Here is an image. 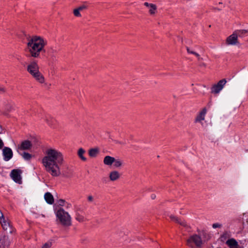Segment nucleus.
I'll return each instance as SVG.
<instances>
[{"label":"nucleus","instance_id":"33","mask_svg":"<svg viewBox=\"0 0 248 248\" xmlns=\"http://www.w3.org/2000/svg\"><path fill=\"white\" fill-rule=\"evenodd\" d=\"M64 206L66 207V209H68L71 207L72 204L70 203L66 202L65 205Z\"/></svg>","mask_w":248,"mask_h":248},{"label":"nucleus","instance_id":"27","mask_svg":"<svg viewBox=\"0 0 248 248\" xmlns=\"http://www.w3.org/2000/svg\"><path fill=\"white\" fill-rule=\"evenodd\" d=\"M80 11L77 8L73 10V14L74 16L76 17H81V15L80 14Z\"/></svg>","mask_w":248,"mask_h":248},{"label":"nucleus","instance_id":"21","mask_svg":"<svg viewBox=\"0 0 248 248\" xmlns=\"http://www.w3.org/2000/svg\"><path fill=\"white\" fill-rule=\"evenodd\" d=\"M74 211L75 214L77 213H82L84 212L82 207L80 205H74Z\"/></svg>","mask_w":248,"mask_h":248},{"label":"nucleus","instance_id":"23","mask_svg":"<svg viewBox=\"0 0 248 248\" xmlns=\"http://www.w3.org/2000/svg\"><path fill=\"white\" fill-rule=\"evenodd\" d=\"M98 153V150L97 149L93 148L89 150V155L91 157H95L96 156Z\"/></svg>","mask_w":248,"mask_h":248},{"label":"nucleus","instance_id":"19","mask_svg":"<svg viewBox=\"0 0 248 248\" xmlns=\"http://www.w3.org/2000/svg\"><path fill=\"white\" fill-rule=\"evenodd\" d=\"M0 223L4 230H7L10 226L9 223L6 221L4 218L3 219H0Z\"/></svg>","mask_w":248,"mask_h":248},{"label":"nucleus","instance_id":"12","mask_svg":"<svg viewBox=\"0 0 248 248\" xmlns=\"http://www.w3.org/2000/svg\"><path fill=\"white\" fill-rule=\"evenodd\" d=\"M44 198L48 204H52L54 203V197L50 192H46L44 195Z\"/></svg>","mask_w":248,"mask_h":248},{"label":"nucleus","instance_id":"28","mask_svg":"<svg viewBox=\"0 0 248 248\" xmlns=\"http://www.w3.org/2000/svg\"><path fill=\"white\" fill-rule=\"evenodd\" d=\"M66 201L63 199H60L58 201V204L59 206L61 207L64 206L65 205Z\"/></svg>","mask_w":248,"mask_h":248},{"label":"nucleus","instance_id":"4","mask_svg":"<svg viewBox=\"0 0 248 248\" xmlns=\"http://www.w3.org/2000/svg\"><path fill=\"white\" fill-rule=\"evenodd\" d=\"M56 216L60 223L63 226L69 227L72 225V217L62 207L56 212Z\"/></svg>","mask_w":248,"mask_h":248},{"label":"nucleus","instance_id":"5","mask_svg":"<svg viewBox=\"0 0 248 248\" xmlns=\"http://www.w3.org/2000/svg\"><path fill=\"white\" fill-rule=\"evenodd\" d=\"M202 244V238L197 234L190 236L186 240V245L191 248H200Z\"/></svg>","mask_w":248,"mask_h":248},{"label":"nucleus","instance_id":"18","mask_svg":"<svg viewBox=\"0 0 248 248\" xmlns=\"http://www.w3.org/2000/svg\"><path fill=\"white\" fill-rule=\"evenodd\" d=\"M85 153V151L82 148H79L78 151V157L83 161H86L87 160L86 158L84 156Z\"/></svg>","mask_w":248,"mask_h":248},{"label":"nucleus","instance_id":"16","mask_svg":"<svg viewBox=\"0 0 248 248\" xmlns=\"http://www.w3.org/2000/svg\"><path fill=\"white\" fill-rule=\"evenodd\" d=\"M238 37H244L248 35V30H238L235 31Z\"/></svg>","mask_w":248,"mask_h":248},{"label":"nucleus","instance_id":"10","mask_svg":"<svg viewBox=\"0 0 248 248\" xmlns=\"http://www.w3.org/2000/svg\"><path fill=\"white\" fill-rule=\"evenodd\" d=\"M32 144L31 142L28 140H25L22 141L19 147V149L21 150H29L31 148Z\"/></svg>","mask_w":248,"mask_h":248},{"label":"nucleus","instance_id":"42","mask_svg":"<svg viewBox=\"0 0 248 248\" xmlns=\"http://www.w3.org/2000/svg\"><path fill=\"white\" fill-rule=\"evenodd\" d=\"M0 90L1 91H3V92L4 91V89L3 88H0Z\"/></svg>","mask_w":248,"mask_h":248},{"label":"nucleus","instance_id":"15","mask_svg":"<svg viewBox=\"0 0 248 248\" xmlns=\"http://www.w3.org/2000/svg\"><path fill=\"white\" fill-rule=\"evenodd\" d=\"M115 161V158L109 155L106 156L103 160V163L105 165L108 166L111 165Z\"/></svg>","mask_w":248,"mask_h":248},{"label":"nucleus","instance_id":"17","mask_svg":"<svg viewBox=\"0 0 248 248\" xmlns=\"http://www.w3.org/2000/svg\"><path fill=\"white\" fill-rule=\"evenodd\" d=\"M75 219L80 223H82L87 220L82 213H79L75 214Z\"/></svg>","mask_w":248,"mask_h":248},{"label":"nucleus","instance_id":"11","mask_svg":"<svg viewBox=\"0 0 248 248\" xmlns=\"http://www.w3.org/2000/svg\"><path fill=\"white\" fill-rule=\"evenodd\" d=\"M226 244L230 248H239V245L237 242L233 238L228 239Z\"/></svg>","mask_w":248,"mask_h":248},{"label":"nucleus","instance_id":"22","mask_svg":"<svg viewBox=\"0 0 248 248\" xmlns=\"http://www.w3.org/2000/svg\"><path fill=\"white\" fill-rule=\"evenodd\" d=\"M123 165V161L121 159L119 158H115V161L113 162V165L116 168L120 167Z\"/></svg>","mask_w":248,"mask_h":248},{"label":"nucleus","instance_id":"32","mask_svg":"<svg viewBox=\"0 0 248 248\" xmlns=\"http://www.w3.org/2000/svg\"><path fill=\"white\" fill-rule=\"evenodd\" d=\"M190 54H192L196 56L199 59H200V55L196 52L191 50Z\"/></svg>","mask_w":248,"mask_h":248},{"label":"nucleus","instance_id":"37","mask_svg":"<svg viewBox=\"0 0 248 248\" xmlns=\"http://www.w3.org/2000/svg\"><path fill=\"white\" fill-rule=\"evenodd\" d=\"M4 218L3 215L1 211L0 210V219H3Z\"/></svg>","mask_w":248,"mask_h":248},{"label":"nucleus","instance_id":"26","mask_svg":"<svg viewBox=\"0 0 248 248\" xmlns=\"http://www.w3.org/2000/svg\"><path fill=\"white\" fill-rule=\"evenodd\" d=\"M6 237L3 236L0 239V248H4V244Z\"/></svg>","mask_w":248,"mask_h":248},{"label":"nucleus","instance_id":"8","mask_svg":"<svg viewBox=\"0 0 248 248\" xmlns=\"http://www.w3.org/2000/svg\"><path fill=\"white\" fill-rule=\"evenodd\" d=\"M2 154L3 159L5 161H8L13 157V151L12 149L9 147H5L2 150Z\"/></svg>","mask_w":248,"mask_h":248},{"label":"nucleus","instance_id":"13","mask_svg":"<svg viewBox=\"0 0 248 248\" xmlns=\"http://www.w3.org/2000/svg\"><path fill=\"white\" fill-rule=\"evenodd\" d=\"M120 177V174L117 171H112L109 173V178L111 181L118 180Z\"/></svg>","mask_w":248,"mask_h":248},{"label":"nucleus","instance_id":"3","mask_svg":"<svg viewBox=\"0 0 248 248\" xmlns=\"http://www.w3.org/2000/svg\"><path fill=\"white\" fill-rule=\"evenodd\" d=\"M27 71L38 82L43 83L45 82V78L39 71V66L37 61L33 60L31 62L27 67Z\"/></svg>","mask_w":248,"mask_h":248},{"label":"nucleus","instance_id":"35","mask_svg":"<svg viewBox=\"0 0 248 248\" xmlns=\"http://www.w3.org/2000/svg\"><path fill=\"white\" fill-rule=\"evenodd\" d=\"M151 4H152V3H149L147 2H144V5L145 6H146V7H148V8H150V6H151Z\"/></svg>","mask_w":248,"mask_h":248},{"label":"nucleus","instance_id":"25","mask_svg":"<svg viewBox=\"0 0 248 248\" xmlns=\"http://www.w3.org/2000/svg\"><path fill=\"white\" fill-rule=\"evenodd\" d=\"M23 158L26 160H29L31 158V155L28 153L24 152L22 155Z\"/></svg>","mask_w":248,"mask_h":248},{"label":"nucleus","instance_id":"2","mask_svg":"<svg viewBox=\"0 0 248 248\" xmlns=\"http://www.w3.org/2000/svg\"><path fill=\"white\" fill-rule=\"evenodd\" d=\"M47 44L46 39L39 36H32L28 40L27 49L31 57L38 58L40 53L44 51V47Z\"/></svg>","mask_w":248,"mask_h":248},{"label":"nucleus","instance_id":"29","mask_svg":"<svg viewBox=\"0 0 248 248\" xmlns=\"http://www.w3.org/2000/svg\"><path fill=\"white\" fill-rule=\"evenodd\" d=\"M52 246V242L48 241L46 243L42 246V248H51Z\"/></svg>","mask_w":248,"mask_h":248},{"label":"nucleus","instance_id":"9","mask_svg":"<svg viewBox=\"0 0 248 248\" xmlns=\"http://www.w3.org/2000/svg\"><path fill=\"white\" fill-rule=\"evenodd\" d=\"M238 36L235 31L230 35L226 39V43L229 45H235L238 42Z\"/></svg>","mask_w":248,"mask_h":248},{"label":"nucleus","instance_id":"20","mask_svg":"<svg viewBox=\"0 0 248 248\" xmlns=\"http://www.w3.org/2000/svg\"><path fill=\"white\" fill-rule=\"evenodd\" d=\"M170 218L171 219V220L172 221L176 222L180 224V225H181L182 226H185L186 225V222L185 221L181 220V219L176 217L174 216H170Z\"/></svg>","mask_w":248,"mask_h":248},{"label":"nucleus","instance_id":"6","mask_svg":"<svg viewBox=\"0 0 248 248\" xmlns=\"http://www.w3.org/2000/svg\"><path fill=\"white\" fill-rule=\"evenodd\" d=\"M226 82L227 81L225 79L219 80L217 84H216L212 86L211 88V93L214 94L218 93L223 88V87Z\"/></svg>","mask_w":248,"mask_h":248},{"label":"nucleus","instance_id":"24","mask_svg":"<svg viewBox=\"0 0 248 248\" xmlns=\"http://www.w3.org/2000/svg\"><path fill=\"white\" fill-rule=\"evenodd\" d=\"M149 8V12L151 15H154L156 13L157 7L155 4H151V6Z\"/></svg>","mask_w":248,"mask_h":248},{"label":"nucleus","instance_id":"7","mask_svg":"<svg viewBox=\"0 0 248 248\" xmlns=\"http://www.w3.org/2000/svg\"><path fill=\"white\" fill-rule=\"evenodd\" d=\"M22 171L20 170L15 169L11 171L10 176L12 179L16 183L18 184H21V174Z\"/></svg>","mask_w":248,"mask_h":248},{"label":"nucleus","instance_id":"14","mask_svg":"<svg viewBox=\"0 0 248 248\" xmlns=\"http://www.w3.org/2000/svg\"><path fill=\"white\" fill-rule=\"evenodd\" d=\"M206 113V109L204 108L200 111L196 118V122H201L204 120L205 116Z\"/></svg>","mask_w":248,"mask_h":248},{"label":"nucleus","instance_id":"38","mask_svg":"<svg viewBox=\"0 0 248 248\" xmlns=\"http://www.w3.org/2000/svg\"><path fill=\"white\" fill-rule=\"evenodd\" d=\"M186 50H187V52L189 54L190 53V52L191 51L190 49L188 47H186Z\"/></svg>","mask_w":248,"mask_h":248},{"label":"nucleus","instance_id":"31","mask_svg":"<svg viewBox=\"0 0 248 248\" xmlns=\"http://www.w3.org/2000/svg\"><path fill=\"white\" fill-rule=\"evenodd\" d=\"M222 226V225L218 223H214L212 225V227L213 228H221Z\"/></svg>","mask_w":248,"mask_h":248},{"label":"nucleus","instance_id":"41","mask_svg":"<svg viewBox=\"0 0 248 248\" xmlns=\"http://www.w3.org/2000/svg\"><path fill=\"white\" fill-rule=\"evenodd\" d=\"M52 53H55V52H56V50H55V49H52Z\"/></svg>","mask_w":248,"mask_h":248},{"label":"nucleus","instance_id":"34","mask_svg":"<svg viewBox=\"0 0 248 248\" xmlns=\"http://www.w3.org/2000/svg\"><path fill=\"white\" fill-rule=\"evenodd\" d=\"M88 200L89 202H92L93 200V198L92 196L90 195L88 197Z\"/></svg>","mask_w":248,"mask_h":248},{"label":"nucleus","instance_id":"39","mask_svg":"<svg viewBox=\"0 0 248 248\" xmlns=\"http://www.w3.org/2000/svg\"><path fill=\"white\" fill-rule=\"evenodd\" d=\"M151 198L152 199H154L155 198V195L154 194L152 195Z\"/></svg>","mask_w":248,"mask_h":248},{"label":"nucleus","instance_id":"30","mask_svg":"<svg viewBox=\"0 0 248 248\" xmlns=\"http://www.w3.org/2000/svg\"><path fill=\"white\" fill-rule=\"evenodd\" d=\"M87 6L85 4H83L78 7V9L81 12L83 11L84 10L87 9Z\"/></svg>","mask_w":248,"mask_h":248},{"label":"nucleus","instance_id":"1","mask_svg":"<svg viewBox=\"0 0 248 248\" xmlns=\"http://www.w3.org/2000/svg\"><path fill=\"white\" fill-rule=\"evenodd\" d=\"M63 161V155L57 150L50 148L46 151L45 156L42 159V164L46 170L53 177L61 174L60 165Z\"/></svg>","mask_w":248,"mask_h":248},{"label":"nucleus","instance_id":"36","mask_svg":"<svg viewBox=\"0 0 248 248\" xmlns=\"http://www.w3.org/2000/svg\"><path fill=\"white\" fill-rule=\"evenodd\" d=\"M4 144L2 140L0 139V149H1L3 147Z\"/></svg>","mask_w":248,"mask_h":248},{"label":"nucleus","instance_id":"40","mask_svg":"<svg viewBox=\"0 0 248 248\" xmlns=\"http://www.w3.org/2000/svg\"><path fill=\"white\" fill-rule=\"evenodd\" d=\"M2 129L1 126L0 125V134L2 133Z\"/></svg>","mask_w":248,"mask_h":248}]
</instances>
